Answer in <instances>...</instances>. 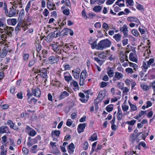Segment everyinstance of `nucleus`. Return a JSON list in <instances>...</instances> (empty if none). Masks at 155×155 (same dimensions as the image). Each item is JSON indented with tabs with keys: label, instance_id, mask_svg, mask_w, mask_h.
Returning a JSON list of instances; mask_svg holds the SVG:
<instances>
[{
	"label": "nucleus",
	"instance_id": "1",
	"mask_svg": "<svg viewBox=\"0 0 155 155\" xmlns=\"http://www.w3.org/2000/svg\"><path fill=\"white\" fill-rule=\"evenodd\" d=\"M7 35L5 33L0 35V50H3L5 53H7L9 50L8 42L6 40Z\"/></svg>",
	"mask_w": 155,
	"mask_h": 155
},
{
	"label": "nucleus",
	"instance_id": "2",
	"mask_svg": "<svg viewBox=\"0 0 155 155\" xmlns=\"http://www.w3.org/2000/svg\"><path fill=\"white\" fill-rule=\"evenodd\" d=\"M111 41L108 39L101 41L97 44V49L102 50L103 49L110 47Z\"/></svg>",
	"mask_w": 155,
	"mask_h": 155
},
{
	"label": "nucleus",
	"instance_id": "3",
	"mask_svg": "<svg viewBox=\"0 0 155 155\" xmlns=\"http://www.w3.org/2000/svg\"><path fill=\"white\" fill-rule=\"evenodd\" d=\"M31 92H28L27 95L31 96L34 95L37 97H39L41 95V91L38 87H33L31 89Z\"/></svg>",
	"mask_w": 155,
	"mask_h": 155
},
{
	"label": "nucleus",
	"instance_id": "4",
	"mask_svg": "<svg viewBox=\"0 0 155 155\" xmlns=\"http://www.w3.org/2000/svg\"><path fill=\"white\" fill-rule=\"evenodd\" d=\"M115 75L113 78V81H116L117 80L122 79L124 77L123 74L117 71L114 72Z\"/></svg>",
	"mask_w": 155,
	"mask_h": 155
},
{
	"label": "nucleus",
	"instance_id": "5",
	"mask_svg": "<svg viewBox=\"0 0 155 155\" xmlns=\"http://www.w3.org/2000/svg\"><path fill=\"white\" fill-rule=\"evenodd\" d=\"M106 95V92L104 90H101L99 92L98 95L96 100L98 101V102L101 101Z\"/></svg>",
	"mask_w": 155,
	"mask_h": 155
},
{
	"label": "nucleus",
	"instance_id": "6",
	"mask_svg": "<svg viewBox=\"0 0 155 155\" xmlns=\"http://www.w3.org/2000/svg\"><path fill=\"white\" fill-rule=\"evenodd\" d=\"M120 30L121 32L123 33L125 37H127L128 30V27L126 25L124 24L122 27H120Z\"/></svg>",
	"mask_w": 155,
	"mask_h": 155
},
{
	"label": "nucleus",
	"instance_id": "7",
	"mask_svg": "<svg viewBox=\"0 0 155 155\" xmlns=\"http://www.w3.org/2000/svg\"><path fill=\"white\" fill-rule=\"evenodd\" d=\"M154 62V59L153 58H150L147 63L144 62H143V66L145 69H147L150 65L152 66V64Z\"/></svg>",
	"mask_w": 155,
	"mask_h": 155
},
{
	"label": "nucleus",
	"instance_id": "8",
	"mask_svg": "<svg viewBox=\"0 0 155 155\" xmlns=\"http://www.w3.org/2000/svg\"><path fill=\"white\" fill-rule=\"evenodd\" d=\"M127 20L128 21H129L134 22H136L137 23L136 24V25L137 27L138 25L140 24V22L139 19L135 17H128L127 18Z\"/></svg>",
	"mask_w": 155,
	"mask_h": 155
},
{
	"label": "nucleus",
	"instance_id": "9",
	"mask_svg": "<svg viewBox=\"0 0 155 155\" xmlns=\"http://www.w3.org/2000/svg\"><path fill=\"white\" fill-rule=\"evenodd\" d=\"M4 30L5 33L7 34L9 36H11L14 29L12 27L7 26L4 28Z\"/></svg>",
	"mask_w": 155,
	"mask_h": 155
},
{
	"label": "nucleus",
	"instance_id": "10",
	"mask_svg": "<svg viewBox=\"0 0 155 155\" xmlns=\"http://www.w3.org/2000/svg\"><path fill=\"white\" fill-rule=\"evenodd\" d=\"M41 74L40 75L44 78L43 80L44 81V82L45 83H46V81H47L48 76L47 74V70L46 69L44 68L41 70Z\"/></svg>",
	"mask_w": 155,
	"mask_h": 155
},
{
	"label": "nucleus",
	"instance_id": "11",
	"mask_svg": "<svg viewBox=\"0 0 155 155\" xmlns=\"http://www.w3.org/2000/svg\"><path fill=\"white\" fill-rule=\"evenodd\" d=\"M86 126V124L85 123L80 124L78 126L77 129L78 132L79 134L83 132Z\"/></svg>",
	"mask_w": 155,
	"mask_h": 155
},
{
	"label": "nucleus",
	"instance_id": "12",
	"mask_svg": "<svg viewBox=\"0 0 155 155\" xmlns=\"http://www.w3.org/2000/svg\"><path fill=\"white\" fill-rule=\"evenodd\" d=\"M129 59L131 61L137 62V55L134 53L131 52L130 54Z\"/></svg>",
	"mask_w": 155,
	"mask_h": 155
},
{
	"label": "nucleus",
	"instance_id": "13",
	"mask_svg": "<svg viewBox=\"0 0 155 155\" xmlns=\"http://www.w3.org/2000/svg\"><path fill=\"white\" fill-rule=\"evenodd\" d=\"M16 9H15L12 7L10 9L8 14V16L10 17H11L15 16L16 14Z\"/></svg>",
	"mask_w": 155,
	"mask_h": 155
},
{
	"label": "nucleus",
	"instance_id": "14",
	"mask_svg": "<svg viewBox=\"0 0 155 155\" xmlns=\"http://www.w3.org/2000/svg\"><path fill=\"white\" fill-rule=\"evenodd\" d=\"M69 95V93L66 91H64L61 93V94L59 97V99L62 100L65 97L68 96Z\"/></svg>",
	"mask_w": 155,
	"mask_h": 155
},
{
	"label": "nucleus",
	"instance_id": "15",
	"mask_svg": "<svg viewBox=\"0 0 155 155\" xmlns=\"http://www.w3.org/2000/svg\"><path fill=\"white\" fill-rule=\"evenodd\" d=\"M7 123L12 128L15 130H17L18 129L16 125H15L12 120H8Z\"/></svg>",
	"mask_w": 155,
	"mask_h": 155
},
{
	"label": "nucleus",
	"instance_id": "16",
	"mask_svg": "<svg viewBox=\"0 0 155 155\" xmlns=\"http://www.w3.org/2000/svg\"><path fill=\"white\" fill-rule=\"evenodd\" d=\"M128 103L130 107V112H133L137 110V108L136 105L132 104L130 102V101H128Z\"/></svg>",
	"mask_w": 155,
	"mask_h": 155
},
{
	"label": "nucleus",
	"instance_id": "17",
	"mask_svg": "<svg viewBox=\"0 0 155 155\" xmlns=\"http://www.w3.org/2000/svg\"><path fill=\"white\" fill-rule=\"evenodd\" d=\"M7 22L8 25H15L16 24L17 19L15 18H9L7 20Z\"/></svg>",
	"mask_w": 155,
	"mask_h": 155
},
{
	"label": "nucleus",
	"instance_id": "18",
	"mask_svg": "<svg viewBox=\"0 0 155 155\" xmlns=\"http://www.w3.org/2000/svg\"><path fill=\"white\" fill-rule=\"evenodd\" d=\"M120 60L121 62H123L125 61H128L127 56L125 54H120Z\"/></svg>",
	"mask_w": 155,
	"mask_h": 155
},
{
	"label": "nucleus",
	"instance_id": "19",
	"mask_svg": "<svg viewBox=\"0 0 155 155\" xmlns=\"http://www.w3.org/2000/svg\"><path fill=\"white\" fill-rule=\"evenodd\" d=\"M106 0H91V3L92 4H94L96 2L97 4L101 5L104 3Z\"/></svg>",
	"mask_w": 155,
	"mask_h": 155
},
{
	"label": "nucleus",
	"instance_id": "20",
	"mask_svg": "<svg viewBox=\"0 0 155 155\" xmlns=\"http://www.w3.org/2000/svg\"><path fill=\"white\" fill-rule=\"evenodd\" d=\"M0 132L2 133H9V131L8 127L3 126L0 127Z\"/></svg>",
	"mask_w": 155,
	"mask_h": 155
},
{
	"label": "nucleus",
	"instance_id": "21",
	"mask_svg": "<svg viewBox=\"0 0 155 155\" xmlns=\"http://www.w3.org/2000/svg\"><path fill=\"white\" fill-rule=\"evenodd\" d=\"M58 61V58L55 56L50 57L49 58V63L54 64L56 63Z\"/></svg>",
	"mask_w": 155,
	"mask_h": 155
},
{
	"label": "nucleus",
	"instance_id": "22",
	"mask_svg": "<svg viewBox=\"0 0 155 155\" xmlns=\"http://www.w3.org/2000/svg\"><path fill=\"white\" fill-rule=\"evenodd\" d=\"M87 72L86 70L84 69L81 73L80 78L86 79L87 76Z\"/></svg>",
	"mask_w": 155,
	"mask_h": 155
},
{
	"label": "nucleus",
	"instance_id": "23",
	"mask_svg": "<svg viewBox=\"0 0 155 155\" xmlns=\"http://www.w3.org/2000/svg\"><path fill=\"white\" fill-rule=\"evenodd\" d=\"M140 85L141 89L144 91H146L149 89L148 86L145 83L141 82Z\"/></svg>",
	"mask_w": 155,
	"mask_h": 155
},
{
	"label": "nucleus",
	"instance_id": "24",
	"mask_svg": "<svg viewBox=\"0 0 155 155\" xmlns=\"http://www.w3.org/2000/svg\"><path fill=\"white\" fill-rule=\"evenodd\" d=\"M37 143V142L34 139H31V140H28L27 143V145L29 147H31L33 145Z\"/></svg>",
	"mask_w": 155,
	"mask_h": 155
},
{
	"label": "nucleus",
	"instance_id": "25",
	"mask_svg": "<svg viewBox=\"0 0 155 155\" xmlns=\"http://www.w3.org/2000/svg\"><path fill=\"white\" fill-rule=\"evenodd\" d=\"M123 117V114L122 110L118 109V111L117 114V119L120 120H121Z\"/></svg>",
	"mask_w": 155,
	"mask_h": 155
},
{
	"label": "nucleus",
	"instance_id": "26",
	"mask_svg": "<svg viewBox=\"0 0 155 155\" xmlns=\"http://www.w3.org/2000/svg\"><path fill=\"white\" fill-rule=\"evenodd\" d=\"M121 35L119 33L115 34L113 37V38L117 42H119L121 40Z\"/></svg>",
	"mask_w": 155,
	"mask_h": 155
},
{
	"label": "nucleus",
	"instance_id": "27",
	"mask_svg": "<svg viewBox=\"0 0 155 155\" xmlns=\"http://www.w3.org/2000/svg\"><path fill=\"white\" fill-rule=\"evenodd\" d=\"M107 74L110 78L114 76V72L113 70L111 69V68H110L109 69L107 70Z\"/></svg>",
	"mask_w": 155,
	"mask_h": 155
},
{
	"label": "nucleus",
	"instance_id": "28",
	"mask_svg": "<svg viewBox=\"0 0 155 155\" xmlns=\"http://www.w3.org/2000/svg\"><path fill=\"white\" fill-rule=\"evenodd\" d=\"M57 143L55 142H53L52 141H51L50 143V148H51L53 150H55L57 148Z\"/></svg>",
	"mask_w": 155,
	"mask_h": 155
},
{
	"label": "nucleus",
	"instance_id": "29",
	"mask_svg": "<svg viewBox=\"0 0 155 155\" xmlns=\"http://www.w3.org/2000/svg\"><path fill=\"white\" fill-rule=\"evenodd\" d=\"M60 133V131L59 130H54L52 131L51 133V136L53 137L54 135L56 137H58Z\"/></svg>",
	"mask_w": 155,
	"mask_h": 155
},
{
	"label": "nucleus",
	"instance_id": "30",
	"mask_svg": "<svg viewBox=\"0 0 155 155\" xmlns=\"http://www.w3.org/2000/svg\"><path fill=\"white\" fill-rule=\"evenodd\" d=\"M49 48L53 50L54 51H56L58 50V45L54 44L50 45Z\"/></svg>",
	"mask_w": 155,
	"mask_h": 155
},
{
	"label": "nucleus",
	"instance_id": "31",
	"mask_svg": "<svg viewBox=\"0 0 155 155\" xmlns=\"http://www.w3.org/2000/svg\"><path fill=\"white\" fill-rule=\"evenodd\" d=\"M137 135L134 134H132L130 137V140L132 142H134L137 138Z\"/></svg>",
	"mask_w": 155,
	"mask_h": 155
},
{
	"label": "nucleus",
	"instance_id": "32",
	"mask_svg": "<svg viewBox=\"0 0 155 155\" xmlns=\"http://www.w3.org/2000/svg\"><path fill=\"white\" fill-rule=\"evenodd\" d=\"M122 109L124 112L126 111L129 110V107L125 103H123L121 105Z\"/></svg>",
	"mask_w": 155,
	"mask_h": 155
},
{
	"label": "nucleus",
	"instance_id": "33",
	"mask_svg": "<svg viewBox=\"0 0 155 155\" xmlns=\"http://www.w3.org/2000/svg\"><path fill=\"white\" fill-rule=\"evenodd\" d=\"M102 9V7L100 5H97L95 6L93 8V10L97 12H100Z\"/></svg>",
	"mask_w": 155,
	"mask_h": 155
},
{
	"label": "nucleus",
	"instance_id": "34",
	"mask_svg": "<svg viewBox=\"0 0 155 155\" xmlns=\"http://www.w3.org/2000/svg\"><path fill=\"white\" fill-rule=\"evenodd\" d=\"M97 139V134L96 133H94L91 137L90 140L91 141H94Z\"/></svg>",
	"mask_w": 155,
	"mask_h": 155
},
{
	"label": "nucleus",
	"instance_id": "35",
	"mask_svg": "<svg viewBox=\"0 0 155 155\" xmlns=\"http://www.w3.org/2000/svg\"><path fill=\"white\" fill-rule=\"evenodd\" d=\"M113 104H110L106 107V109L108 112H110L113 110Z\"/></svg>",
	"mask_w": 155,
	"mask_h": 155
},
{
	"label": "nucleus",
	"instance_id": "36",
	"mask_svg": "<svg viewBox=\"0 0 155 155\" xmlns=\"http://www.w3.org/2000/svg\"><path fill=\"white\" fill-rule=\"evenodd\" d=\"M124 86V84L121 82H119L117 85V87L121 90H123Z\"/></svg>",
	"mask_w": 155,
	"mask_h": 155
},
{
	"label": "nucleus",
	"instance_id": "37",
	"mask_svg": "<svg viewBox=\"0 0 155 155\" xmlns=\"http://www.w3.org/2000/svg\"><path fill=\"white\" fill-rule=\"evenodd\" d=\"M5 18H0V27H3L5 23Z\"/></svg>",
	"mask_w": 155,
	"mask_h": 155
},
{
	"label": "nucleus",
	"instance_id": "38",
	"mask_svg": "<svg viewBox=\"0 0 155 155\" xmlns=\"http://www.w3.org/2000/svg\"><path fill=\"white\" fill-rule=\"evenodd\" d=\"M27 100L29 104L32 103L35 104L37 101V100L34 98H33L30 99L29 97H28Z\"/></svg>",
	"mask_w": 155,
	"mask_h": 155
},
{
	"label": "nucleus",
	"instance_id": "39",
	"mask_svg": "<svg viewBox=\"0 0 155 155\" xmlns=\"http://www.w3.org/2000/svg\"><path fill=\"white\" fill-rule=\"evenodd\" d=\"M97 42L96 41H93L92 43H90V45H91V48L93 49H94L97 48Z\"/></svg>",
	"mask_w": 155,
	"mask_h": 155
},
{
	"label": "nucleus",
	"instance_id": "40",
	"mask_svg": "<svg viewBox=\"0 0 155 155\" xmlns=\"http://www.w3.org/2000/svg\"><path fill=\"white\" fill-rule=\"evenodd\" d=\"M72 72L74 77L76 79H78L79 77V74H78V72H76L74 70H72Z\"/></svg>",
	"mask_w": 155,
	"mask_h": 155
},
{
	"label": "nucleus",
	"instance_id": "41",
	"mask_svg": "<svg viewBox=\"0 0 155 155\" xmlns=\"http://www.w3.org/2000/svg\"><path fill=\"white\" fill-rule=\"evenodd\" d=\"M132 34L135 37H137L139 34V33L136 29H133L132 30Z\"/></svg>",
	"mask_w": 155,
	"mask_h": 155
},
{
	"label": "nucleus",
	"instance_id": "42",
	"mask_svg": "<svg viewBox=\"0 0 155 155\" xmlns=\"http://www.w3.org/2000/svg\"><path fill=\"white\" fill-rule=\"evenodd\" d=\"M37 133L36 131L34 129L30 131L28 133L29 135L33 137Z\"/></svg>",
	"mask_w": 155,
	"mask_h": 155
},
{
	"label": "nucleus",
	"instance_id": "43",
	"mask_svg": "<svg viewBox=\"0 0 155 155\" xmlns=\"http://www.w3.org/2000/svg\"><path fill=\"white\" fill-rule=\"evenodd\" d=\"M58 32L56 31H55L53 33H51L49 34V35L51 36V38L52 37L56 38L58 37Z\"/></svg>",
	"mask_w": 155,
	"mask_h": 155
},
{
	"label": "nucleus",
	"instance_id": "44",
	"mask_svg": "<svg viewBox=\"0 0 155 155\" xmlns=\"http://www.w3.org/2000/svg\"><path fill=\"white\" fill-rule=\"evenodd\" d=\"M102 28L107 31L109 28V27L108 25L105 22L103 23Z\"/></svg>",
	"mask_w": 155,
	"mask_h": 155
},
{
	"label": "nucleus",
	"instance_id": "45",
	"mask_svg": "<svg viewBox=\"0 0 155 155\" xmlns=\"http://www.w3.org/2000/svg\"><path fill=\"white\" fill-rule=\"evenodd\" d=\"M129 65L130 67L134 68V69L136 71L138 69V66L135 64L129 62Z\"/></svg>",
	"mask_w": 155,
	"mask_h": 155
},
{
	"label": "nucleus",
	"instance_id": "46",
	"mask_svg": "<svg viewBox=\"0 0 155 155\" xmlns=\"http://www.w3.org/2000/svg\"><path fill=\"white\" fill-rule=\"evenodd\" d=\"M98 57L101 59H105L106 58V54L104 53H102L99 54L98 55Z\"/></svg>",
	"mask_w": 155,
	"mask_h": 155
},
{
	"label": "nucleus",
	"instance_id": "47",
	"mask_svg": "<svg viewBox=\"0 0 155 155\" xmlns=\"http://www.w3.org/2000/svg\"><path fill=\"white\" fill-rule=\"evenodd\" d=\"M109 83L108 82H105L104 81L101 82V83H100V87L101 88H104L106 87L107 84H109Z\"/></svg>",
	"mask_w": 155,
	"mask_h": 155
},
{
	"label": "nucleus",
	"instance_id": "48",
	"mask_svg": "<svg viewBox=\"0 0 155 155\" xmlns=\"http://www.w3.org/2000/svg\"><path fill=\"white\" fill-rule=\"evenodd\" d=\"M21 22V25L20 26V27L21 28H22L24 31H26L28 28L27 26H26V24Z\"/></svg>",
	"mask_w": 155,
	"mask_h": 155
},
{
	"label": "nucleus",
	"instance_id": "49",
	"mask_svg": "<svg viewBox=\"0 0 155 155\" xmlns=\"http://www.w3.org/2000/svg\"><path fill=\"white\" fill-rule=\"evenodd\" d=\"M73 121L70 119H68L67 121L66 125L69 127H71Z\"/></svg>",
	"mask_w": 155,
	"mask_h": 155
},
{
	"label": "nucleus",
	"instance_id": "50",
	"mask_svg": "<svg viewBox=\"0 0 155 155\" xmlns=\"http://www.w3.org/2000/svg\"><path fill=\"white\" fill-rule=\"evenodd\" d=\"M71 84H72L73 86L76 88H78L79 87L78 83L77 82L75 81H73L71 82Z\"/></svg>",
	"mask_w": 155,
	"mask_h": 155
},
{
	"label": "nucleus",
	"instance_id": "51",
	"mask_svg": "<svg viewBox=\"0 0 155 155\" xmlns=\"http://www.w3.org/2000/svg\"><path fill=\"white\" fill-rule=\"evenodd\" d=\"M117 4L115 3L113 5V7L114 8V10L115 12H117L120 10V8L118 6H116Z\"/></svg>",
	"mask_w": 155,
	"mask_h": 155
},
{
	"label": "nucleus",
	"instance_id": "52",
	"mask_svg": "<svg viewBox=\"0 0 155 155\" xmlns=\"http://www.w3.org/2000/svg\"><path fill=\"white\" fill-rule=\"evenodd\" d=\"M31 4V1H29L27 3V4L26 5V7L25 8V11L27 13L28 12V10L29 9L30 7Z\"/></svg>",
	"mask_w": 155,
	"mask_h": 155
},
{
	"label": "nucleus",
	"instance_id": "53",
	"mask_svg": "<svg viewBox=\"0 0 155 155\" xmlns=\"http://www.w3.org/2000/svg\"><path fill=\"white\" fill-rule=\"evenodd\" d=\"M136 122V120H133L130 121H127V124L133 126Z\"/></svg>",
	"mask_w": 155,
	"mask_h": 155
},
{
	"label": "nucleus",
	"instance_id": "54",
	"mask_svg": "<svg viewBox=\"0 0 155 155\" xmlns=\"http://www.w3.org/2000/svg\"><path fill=\"white\" fill-rule=\"evenodd\" d=\"M94 60L95 61H96L100 65H101L102 64L103 62V61L102 60L99 59L97 58H96V57H94Z\"/></svg>",
	"mask_w": 155,
	"mask_h": 155
},
{
	"label": "nucleus",
	"instance_id": "55",
	"mask_svg": "<svg viewBox=\"0 0 155 155\" xmlns=\"http://www.w3.org/2000/svg\"><path fill=\"white\" fill-rule=\"evenodd\" d=\"M139 30L141 34H143L145 33V31L144 28L142 27L139 28Z\"/></svg>",
	"mask_w": 155,
	"mask_h": 155
},
{
	"label": "nucleus",
	"instance_id": "56",
	"mask_svg": "<svg viewBox=\"0 0 155 155\" xmlns=\"http://www.w3.org/2000/svg\"><path fill=\"white\" fill-rule=\"evenodd\" d=\"M125 71L126 72L130 74H132L134 72L133 69L130 68H126L125 69Z\"/></svg>",
	"mask_w": 155,
	"mask_h": 155
},
{
	"label": "nucleus",
	"instance_id": "57",
	"mask_svg": "<svg viewBox=\"0 0 155 155\" xmlns=\"http://www.w3.org/2000/svg\"><path fill=\"white\" fill-rule=\"evenodd\" d=\"M69 29L67 28H64L63 30V35H67L69 32Z\"/></svg>",
	"mask_w": 155,
	"mask_h": 155
},
{
	"label": "nucleus",
	"instance_id": "58",
	"mask_svg": "<svg viewBox=\"0 0 155 155\" xmlns=\"http://www.w3.org/2000/svg\"><path fill=\"white\" fill-rule=\"evenodd\" d=\"M137 8L139 10H143V6L140 4H138L136 6Z\"/></svg>",
	"mask_w": 155,
	"mask_h": 155
},
{
	"label": "nucleus",
	"instance_id": "59",
	"mask_svg": "<svg viewBox=\"0 0 155 155\" xmlns=\"http://www.w3.org/2000/svg\"><path fill=\"white\" fill-rule=\"evenodd\" d=\"M147 114V111H141L138 114L139 117L141 118L144 114Z\"/></svg>",
	"mask_w": 155,
	"mask_h": 155
},
{
	"label": "nucleus",
	"instance_id": "60",
	"mask_svg": "<svg viewBox=\"0 0 155 155\" xmlns=\"http://www.w3.org/2000/svg\"><path fill=\"white\" fill-rule=\"evenodd\" d=\"M94 26L96 28H100L101 27V23L100 22H96L94 24Z\"/></svg>",
	"mask_w": 155,
	"mask_h": 155
},
{
	"label": "nucleus",
	"instance_id": "61",
	"mask_svg": "<svg viewBox=\"0 0 155 155\" xmlns=\"http://www.w3.org/2000/svg\"><path fill=\"white\" fill-rule=\"evenodd\" d=\"M21 25V22H19L15 28V30L16 31H18L19 30H20L21 29V28L20 27Z\"/></svg>",
	"mask_w": 155,
	"mask_h": 155
},
{
	"label": "nucleus",
	"instance_id": "62",
	"mask_svg": "<svg viewBox=\"0 0 155 155\" xmlns=\"http://www.w3.org/2000/svg\"><path fill=\"white\" fill-rule=\"evenodd\" d=\"M85 79L80 78L79 84L81 86H82L84 84Z\"/></svg>",
	"mask_w": 155,
	"mask_h": 155
},
{
	"label": "nucleus",
	"instance_id": "63",
	"mask_svg": "<svg viewBox=\"0 0 155 155\" xmlns=\"http://www.w3.org/2000/svg\"><path fill=\"white\" fill-rule=\"evenodd\" d=\"M38 148L37 145H35L33 146L31 148V150L32 153H35L36 152V150Z\"/></svg>",
	"mask_w": 155,
	"mask_h": 155
},
{
	"label": "nucleus",
	"instance_id": "64",
	"mask_svg": "<svg viewBox=\"0 0 155 155\" xmlns=\"http://www.w3.org/2000/svg\"><path fill=\"white\" fill-rule=\"evenodd\" d=\"M35 62V60H33L30 61L29 62L28 64V66L29 67H31L32 66Z\"/></svg>",
	"mask_w": 155,
	"mask_h": 155
}]
</instances>
